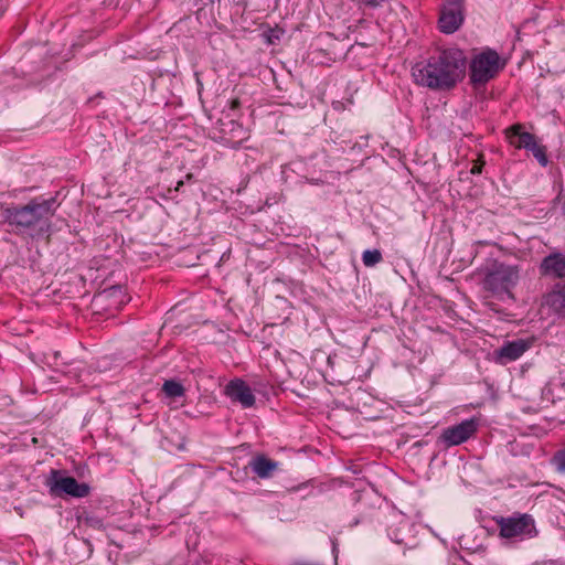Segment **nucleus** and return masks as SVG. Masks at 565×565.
<instances>
[{
    "instance_id": "obj_23",
    "label": "nucleus",
    "mask_w": 565,
    "mask_h": 565,
    "mask_svg": "<svg viewBox=\"0 0 565 565\" xmlns=\"http://www.w3.org/2000/svg\"><path fill=\"white\" fill-rule=\"evenodd\" d=\"M183 184H184V181H183V180L178 181V182H177V185H175V188H174V191H177V192H178V191H180V190H181V188L183 186Z\"/></svg>"
},
{
    "instance_id": "obj_14",
    "label": "nucleus",
    "mask_w": 565,
    "mask_h": 565,
    "mask_svg": "<svg viewBox=\"0 0 565 565\" xmlns=\"http://www.w3.org/2000/svg\"><path fill=\"white\" fill-rule=\"evenodd\" d=\"M545 305L559 318H565V284L546 295Z\"/></svg>"
},
{
    "instance_id": "obj_19",
    "label": "nucleus",
    "mask_w": 565,
    "mask_h": 565,
    "mask_svg": "<svg viewBox=\"0 0 565 565\" xmlns=\"http://www.w3.org/2000/svg\"><path fill=\"white\" fill-rule=\"evenodd\" d=\"M232 125L236 126V129L241 134H243L244 136L241 137L238 140H232L230 138H225V142H226V145H230L232 148L237 149L242 145L243 140H245L247 138V136H246V132L244 131V129H243V127L241 125H237L234 121H232Z\"/></svg>"
},
{
    "instance_id": "obj_11",
    "label": "nucleus",
    "mask_w": 565,
    "mask_h": 565,
    "mask_svg": "<svg viewBox=\"0 0 565 565\" xmlns=\"http://www.w3.org/2000/svg\"><path fill=\"white\" fill-rule=\"evenodd\" d=\"M540 271L543 276L565 278V256L561 253H553L544 257Z\"/></svg>"
},
{
    "instance_id": "obj_2",
    "label": "nucleus",
    "mask_w": 565,
    "mask_h": 565,
    "mask_svg": "<svg viewBox=\"0 0 565 565\" xmlns=\"http://www.w3.org/2000/svg\"><path fill=\"white\" fill-rule=\"evenodd\" d=\"M56 207L54 198H33L26 204H12L6 207L2 216L4 223L13 227L17 234L26 233L33 238H49Z\"/></svg>"
},
{
    "instance_id": "obj_1",
    "label": "nucleus",
    "mask_w": 565,
    "mask_h": 565,
    "mask_svg": "<svg viewBox=\"0 0 565 565\" xmlns=\"http://www.w3.org/2000/svg\"><path fill=\"white\" fill-rule=\"evenodd\" d=\"M467 57L458 47H436L416 63L412 75L417 85L433 90H450L465 77Z\"/></svg>"
},
{
    "instance_id": "obj_3",
    "label": "nucleus",
    "mask_w": 565,
    "mask_h": 565,
    "mask_svg": "<svg viewBox=\"0 0 565 565\" xmlns=\"http://www.w3.org/2000/svg\"><path fill=\"white\" fill-rule=\"evenodd\" d=\"M501 539L516 542L534 539L539 535L535 520L531 514L515 512L510 516L493 518Z\"/></svg>"
},
{
    "instance_id": "obj_9",
    "label": "nucleus",
    "mask_w": 565,
    "mask_h": 565,
    "mask_svg": "<svg viewBox=\"0 0 565 565\" xmlns=\"http://www.w3.org/2000/svg\"><path fill=\"white\" fill-rule=\"evenodd\" d=\"M533 339H516L503 343L494 351L495 360L500 364H507L520 359L527 350L532 348Z\"/></svg>"
},
{
    "instance_id": "obj_22",
    "label": "nucleus",
    "mask_w": 565,
    "mask_h": 565,
    "mask_svg": "<svg viewBox=\"0 0 565 565\" xmlns=\"http://www.w3.org/2000/svg\"><path fill=\"white\" fill-rule=\"evenodd\" d=\"M228 110L230 111H237L241 108V100L239 98H233L228 100Z\"/></svg>"
},
{
    "instance_id": "obj_5",
    "label": "nucleus",
    "mask_w": 565,
    "mask_h": 565,
    "mask_svg": "<svg viewBox=\"0 0 565 565\" xmlns=\"http://www.w3.org/2000/svg\"><path fill=\"white\" fill-rule=\"evenodd\" d=\"M504 67L499 54L493 50H486L478 54L470 64V79L473 85H484L494 78Z\"/></svg>"
},
{
    "instance_id": "obj_17",
    "label": "nucleus",
    "mask_w": 565,
    "mask_h": 565,
    "mask_svg": "<svg viewBox=\"0 0 565 565\" xmlns=\"http://www.w3.org/2000/svg\"><path fill=\"white\" fill-rule=\"evenodd\" d=\"M533 157L539 161V163L543 167H545L548 162L547 156H546V149L543 146H540L534 142V146L529 149Z\"/></svg>"
},
{
    "instance_id": "obj_24",
    "label": "nucleus",
    "mask_w": 565,
    "mask_h": 565,
    "mask_svg": "<svg viewBox=\"0 0 565 565\" xmlns=\"http://www.w3.org/2000/svg\"><path fill=\"white\" fill-rule=\"evenodd\" d=\"M185 179H186L188 181L192 180V179H193V174H192V173H188V174H186V177H185Z\"/></svg>"
},
{
    "instance_id": "obj_6",
    "label": "nucleus",
    "mask_w": 565,
    "mask_h": 565,
    "mask_svg": "<svg viewBox=\"0 0 565 565\" xmlns=\"http://www.w3.org/2000/svg\"><path fill=\"white\" fill-rule=\"evenodd\" d=\"M50 493L55 497L64 494L73 498H85L89 494L90 488L85 482H78L74 477L61 476L57 470L52 471V478L49 481Z\"/></svg>"
},
{
    "instance_id": "obj_20",
    "label": "nucleus",
    "mask_w": 565,
    "mask_h": 565,
    "mask_svg": "<svg viewBox=\"0 0 565 565\" xmlns=\"http://www.w3.org/2000/svg\"><path fill=\"white\" fill-rule=\"evenodd\" d=\"M483 157L480 156L478 160H476L470 169L471 174H480L482 172V168L484 166Z\"/></svg>"
},
{
    "instance_id": "obj_16",
    "label": "nucleus",
    "mask_w": 565,
    "mask_h": 565,
    "mask_svg": "<svg viewBox=\"0 0 565 565\" xmlns=\"http://www.w3.org/2000/svg\"><path fill=\"white\" fill-rule=\"evenodd\" d=\"M382 259L383 257L379 249H366L362 254V260L366 267H373L382 262Z\"/></svg>"
},
{
    "instance_id": "obj_21",
    "label": "nucleus",
    "mask_w": 565,
    "mask_h": 565,
    "mask_svg": "<svg viewBox=\"0 0 565 565\" xmlns=\"http://www.w3.org/2000/svg\"><path fill=\"white\" fill-rule=\"evenodd\" d=\"M361 3H363L366 7L370 8H377L386 0H359Z\"/></svg>"
},
{
    "instance_id": "obj_18",
    "label": "nucleus",
    "mask_w": 565,
    "mask_h": 565,
    "mask_svg": "<svg viewBox=\"0 0 565 565\" xmlns=\"http://www.w3.org/2000/svg\"><path fill=\"white\" fill-rule=\"evenodd\" d=\"M552 462L559 472H565V449L556 451Z\"/></svg>"
},
{
    "instance_id": "obj_10",
    "label": "nucleus",
    "mask_w": 565,
    "mask_h": 565,
    "mask_svg": "<svg viewBox=\"0 0 565 565\" xmlns=\"http://www.w3.org/2000/svg\"><path fill=\"white\" fill-rule=\"evenodd\" d=\"M225 394L243 407H252L255 404V396L250 387L239 379L232 380L225 387Z\"/></svg>"
},
{
    "instance_id": "obj_7",
    "label": "nucleus",
    "mask_w": 565,
    "mask_h": 565,
    "mask_svg": "<svg viewBox=\"0 0 565 565\" xmlns=\"http://www.w3.org/2000/svg\"><path fill=\"white\" fill-rule=\"evenodd\" d=\"M463 20L462 0H445L439 10V30L443 33L451 34L461 26Z\"/></svg>"
},
{
    "instance_id": "obj_8",
    "label": "nucleus",
    "mask_w": 565,
    "mask_h": 565,
    "mask_svg": "<svg viewBox=\"0 0 565 565\" xmlns=\"http://www.w3.org/2000/svg\"><path fill=\"white\" fill-rule=\"evenodd\" d=\"M479 427L477 418L465 419L461 423L444 429L441 440L447 447L458 446L472 437Z\"/></svg>"
},
{
    "instance_id": "obj_15",
    "label": "nucleus",
    "mask_w": 565,
    "mask_h": 565,
    "mask_svg": "<svg viewBox=\"0 0 565 565\" xmlns=\"http://www.w3.org/2000/svg\"><path fill=\"white\" fill-rule=\"evenodd\" d=\"M162 391L168 397H180L183 396L185 393V390L182 386V384L174 380L166 381L163 383Z\"/></svg>"
},
{
    "instance_id": "obj_4",
    "label": "nucleus",
    "mask_w": 565,
    "mask_h": 565,
    "mask_svg": "<svg viewBox=\"0 0 565 565\" xmlns=\"http://www.w3.org/2000/svg\"><path fill=\"white\" fill-rule=\"evenodd\" d=\"M519 279V266L494 263L483 279V288L493 295H507L509 298H513L512 289Z\"/></svg>"
},
{
    "instance_id": "obj_12",
    "label": "nucleus",
    "mask_w": 565,
    "mask_h": 565,
    "mask_svg": "<svg viewBox=\"0 0 565 565\" xmlns=\"http://www.w3.org/2000/svg\"><path fill=\"white\" fill-rule=\"evenodd\" d=\"M252 471L260 479H269L279 468V462L258 454L249 461Z\"/></svg>"
},
{
    "instance_id": "obj_13",
    "label": "nucleus",
    "mask_w": 565,
    "mask_h": 565,
    "mask_svg": "<svg viewBox=\"0 0 565 565\" xmlns=\"http://www.w3.org/2000/svg\"><path fill=\"white\" fill-rule=\"evenodd\" d=\"M507 139L516 149H530L534 146L535 136L524 131L521 124L513 125L505 130Z\"/></svg>"
}]
</instances>
